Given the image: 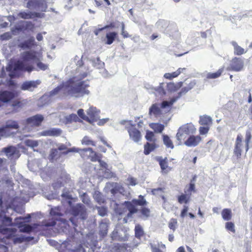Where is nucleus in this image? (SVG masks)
I'll return each mask as SVG.
<instances>
[{"label": "nucleus", "instance_id": "nucleus-62", "mask_svg": "<svg viewBox=\"0 0 252 252\" xmlns=\"http://www.w3.org/2000/svg\"><path fill=\"white\" fill-rule=\"evenodd\" d=\"M163 83H160L159 86L155 89V90L160 95H164L166 94L165 91L163 88Z\"/></svg>", "mask_w": 252, "mask_h": 252}, {"label": "nucleus", "instance_id": "nucleus-25", "mask_svg": "<svg viewBox=\"0 0 252 252\" xmlns=\"http://www.w3.org/2000/svg\"><path fill=\"white\" fill-rule=\"evenodd\" d=\"M195 81H190L187 86L183 87L181 91L178 93V96L176 98H179L182 95L186 94L188 92L192 89L195 85Z\"/></svg>", "mask_w": 252, "mask_h": 252}, {"label": "nucleus", "instance_id": "nucleus-32", "mask_svg": "<svg viewBox=\"0 0 252 252\" xmlns=\"http://www.w3.org/2000/svg\"><path fill=\"white\" fill-rule=\"evenodd\" d=\"M117 36V33L115 32L107 33L106 34V40L105 41V44L108 45L111 44L114 42Z\"/></svg>", "mask_w": 252, "mask_h": 252}, {"label": "nucleus", "instance_id": "nucleus-38", "mask_svg": "<svg viewBox=\"0 0 252 252\" xmlns=\"http://www.w3.org/2000/svg\"><path fill=\"white\" fill-rule=\"evenodd\" d=\"M197 176L194 175L193 176L192 179L190 180L189 184L186 186V188L189 189V190H191L193 191V193H195L196 192V190L195 189V182L196 180Z\"/></svg>", "mask_w": 252, "mask_h": 252}, {"label": "nucleus", "instance_id": "nucleus-14", "mask_svg": "<svg viewBox=\"0 0 252 252\" xmlns=\"http://www.w3.org/2000/svg\"><path fill=\"white\" fill-rule=\"evenodd\" d=\"M19 127V126L17 122L13 120H8L6 122L5 126L0 127L3 129V132L5 135V137L9 136L11 134V132L9 130V128L17 129Z\"/></svg>", "mask_w": 252, "mask_h": 252}, {"label": "nucleus", "instance_id": "nucleus-54", "mask_svg": "<svg viewBox=\"0 0 252 252\" xmlns=\"http://www.w3.org/2000/svg\"><path fill=\"white\" fill-rule=\"evenodd\" d=\"M63 85H61L60 86H57L56 88L54 89L52 91H50L49 93L48 96L50 97H52L59 94V93L61 91V90L63 88Z\"/></svg>", "mask_w": 252, "mask_h": 252}, {"label": "nucleus", "instance_id": "nucleus-4", "mask_svg": "<svg viewBox=\"0 0 252 252\" xmlns=\"http://www.w3.org/2000/svg\"><path fill=\"white\" fill-rule=\"evenodd\" d=\"M195 131L196 128L191 124H186L180 126L176 135L178 145H181L188 135L193 134Z\"/></svg>", "mask_w": 252, "mask_h": 252}, {"label": "nucleus", "instance_id": "nucleus-22", "mask_svg": "<svg viewBox=\"0 0 252 252\" xmlns=\"http://www.w3.org/2000/svg\"><path fill=\"white\" fill-rule=\"evenodd\" d=\"M87 117L89 118L88 122L92 124L96 122L98 119V113L95 107H90L87 111Z\"/></svg>", "mask_w": 252, "mask_h": 252}, {"label": "nucleus", "instance_id": "nucleus-28", "mask_svg": "<svg viewBox=\"0 0 252 252\" xmlns=\"http://www.w3.org/2000/svg\"><path fill=\"white\" fill-rule=\"evenodd\" d=\"M231 43L234 47V55L240 56L246 52L245 51V49L240 46L236 41H233L231 42Z\"/></svg>", "mask_w": 252, "mask_h": 252}, {"label": "nucleus", "instance_id": "nucleus-57", "mask_svg": "<svg viewBox=\"0 0 252 252\" xmlns=\"http://www.w3.org/2000/svg\"><path fill=\"white\" fill-rule=\"evenodd\" d=\"M82 143L83 144L85 145H91L92 146H95V142L92 140H91L89 137L88 136H85L82 140Z\"/></svg>", "mask_w": 252, "mask_h": 252}, {"label": "nucleus", "instance_id": "nucleus-30", "mask_svg": "<svg viewBox=\"0 0 252 252\" xmlns=\"http://www.w3.org/2000/svg\"><path fill=\"white\" fill-rule=\"evenodd\" d=\"M161 114V111L158 104L157 103L153 104L149 109V115H153L155 117L159 116Z\"/></svg>", "mask_w": 252, "mask_h": 252}, {"label": "nucleus", "instance_id": "nucleus-44", "mask_svg": "<svg viewBox=\"0 0 252 252\" xmlns=\"http://www.w3.org/2000/svg\"><path fill=\"white\" fill-rule=\"evenodd\" d=\"M12 224V219L9 217H7L4 216L1 220V225H0V226L2 225L4 226H11Z\"/></svg>", "mask_w": 252, "mask_h": 252}, {"label": "nucleus", "instance_id": "nucleus-16", "mask_svg": "<svg viewBox=\"0 0 252 252\" xmlns=\"http://www.w3.org/2000/svg\"><path fill=\"white\" fill-rule=\"evenodd\" d=\"M44 16V14L39 12L25 11H21L17 14V17L23 19H31L34 18H41Z\"/></svg>", "mask_w": 252, "mask_h": 252}, {"label": "nucleus", "instance_id": "nucleus-19", "mask_svg": "<svg viewBox=\"0 0 252 252\" xmlns=\"http://www.w3.org/2000/svg\"><path fill=\"white\" fill-rule=\"evenodd\" d=\"M184 191L185 193H182L177 197L178 202L181 204L189 203L191 200L192 192H193V191L187 188H185Z\"/></svg>", "mask_w": 252, "mask_h": 252}, {"label": "nucleus", "instance_id": "nucleus-39", "mask_svg": "<svg viewBox=\"0 0 252 252\" xmlns=\"http://www.w3.org/2000/svg\"><path fill=\"white\" fill-rule=\"evenodd\" d=\"M221 216L225 220H229L232 218L231 211L229 209H224L221 212Z\"/></svg>", "mask_w": 252, "mask_h": 252}, {"label": "nucleus", "instance_id": "nucleus-61", "mask_svg": "<svg viewBox=\"0 0 252 252\" xmlns=\"http://www.w3.org/2000/svg\"><path fill=\"white\" fill-rule=\"evenodd\" d=\"M47 134L50 136H57L61 134V130L60 129H53L52 130H48Z\"/></svg>", "mask_w": 252, "mask_h": 252}, {"label": "nucleus", "instance_id": "nucleus-52", "mask_svg": "<svg viewBox=\"0 0 252 252\" xmlns=\"http://www.w3.org/2000/svg\"><path fill=\"white\" fill-rule=\"evenodd\" d=\"M142 208L140 210V212L142 215L148 218L150 216L151 211L150 209L148 208L145 207L144 206H142Z\"/></svg>", "mask_w": 252, "mask_h": 252}, {"label": "nucleus", "instance_id": "nucleus-63", "mask_svg": "<svg viewBox=\"0 0 252 252\" xmlns=\"http://www.w3.org/2000/svg\"><path fill=\"white\" fill-rule=\"evenodd\" d=\"M12 37V34L10 32H6L0 35L2 40H9Z\"/></svg>", "mask_w": 252, "mask_h": 252}, {"label": "nucleus", "instance_id": "nucleus-53", "mask_svg": "<svg viewBox=\"0 0 252 252\" xmlns=\"http://www.w3.org/2000/svg\"><path fill=\"white\" fill-rule=\"evenodd\" d=\"M25 25H23L24 30L33 32L34 29V25L31 21H26L25 22Z\"/></svg>", "mask_w": 252, "mask_h": 252}, {"label": "nucleus", "instance_id": "nucleus-29", "mask_svg": "<svg viewBox=\"0 0 252 252\" xmlns=\"http://www.w3.org/2000/svg\"><path fill=\"white\" fill-rule=\"evenodd\" d=\"M224 71V67L219 69L216 72H209L206 74V78L207 79H214L220 77Z\"/></svg>", "mask_w": 252, "mask_h": 252}, {"label": "nucleus", "instance_id": "nucleus-50", "mask_svg": "<svg viewBox=\"0 0 252 252\" xmlns=\"http://www.w3.org/2000/svg\"><path fill=\"white\" fill-rule=\"evenodd\" d=\"M51 215L55 218H57V217H60L62 216V214L60 212V210L59 207H55L54 208H52L50 211Z\"/></svg>", "mask_w": 252, "mask_h": 252}, {"label": "nucleus", "instance_id": "nucleus-13", "mask_svg": "<svg viewBox=\"0 0 252 252\" xmlns=\"http://www.w3.org/2000/svg\"><path fill=\"white\" fill-rule=\"evenodd\" d=\"M41 84L39 80L35 81H27L23 83L21 86V89L23 91H33L38 86Z\"/></svg>", "mask_w": 252, "mask_h": 252}, {"label": "nucleus", "instance_id": "nucleus-17", "mask_svg": "<svg viewBox=\"0 0 252 252\" xmlns=\"http://www.w3.org/2000/svg\"><path fill=\"white\" fill-rule=\"evenodd\" d=\"M127 130L128 132L130 139L134 141L137 142L141 139V133L134 125H131L127 127Z\"/></svg>", "mask_w": 252, "mask_h": 252}, {"label": "nucleus", "instance_id": "nucleus-40", "mask_svg": "<svg viewBox=\"0 0 252 252\" xmlns=\"http://www.w3.org/2000/svg\"><path fill=\"white\" fill-rule=\"evenodd\" d=\"M61 157L60 154L59 153L57 149H51L49 156V158L50 161H53L54 159H57Z\"/></svg>", "mask_w": 252, "mask_h": 252}, {"label": "nucleus", "instance_id": "nucleus-51", "mask_svg": "<svg viewBox=\"0 0 252 252\" xmlns=\"http://www.w3.org/2000/svg\"><path fill=\"white\" fill-rule=\"evenodd\" d=\"M225 227L226 229L233 233H235V225L233 222L231 221H228L225 223Z\"/></svg>", "mask_w": 252, "mask_h": 252}, {"label": "nucleus", "instance_id": "nucleus-56", "mask_svg": "<svg viewBox=\"0 0 252 252\" xmlns=\"http://www.w3.org/2000/svg\"><path fill=\"white\" fill-rule=\"evenodd\" d=\"M100 227V233L103 235L105 236L107 233V227L108 226L106 223L101 222L99 225Z\"/></svg>", "mask_w": 252, "mask_h": 252}, {"label": "nucleus", "instance_id": "nucleus-46", "mask_svg": "<svg viewBox=\"0 0 252 252\" xmlns=\"http://www.w3.org/2000/svg\"><path fill=\"white\" fill-rule=\"evenodd\" d=\"M57 220V218L52 217L51 219L44 220L43 222V225L46 227L54 226L56 225Z\"/></svg>", "mask_w": 252, "mask_h": 252}, {"label": "nucleus", "instance_id": "nucleus-47", "mask_svg": "<svg viewBox=\"0 0 252 252\" xmlns=\"http://www.w3.org/2000/svg\"><path fill=\"white\" fill-rule=\"evenodd\" d=\"M145 138L149 142L152 143H156V139L155 136V134L153 132L148 130L145 135Z\"/></svg>", "mask_w": 252, "mask_h": 252}, {"label": "nucleus", "instance_id": "nucleus-23", "mask_svg": "<svg viewBox=\"0 0 252 252\" xmlns=\"http://www.w3.org/2000/svg\"><path fill=\"white\" fill-rule=\"evenodd\" d=\"M16 231L17 230L15 228H3L1 226H0V233L6 235L5 238L7 239H13L16 235Z\"/></svg>", "mask_w": 252, "mask_h": 252}, {"label": "nucleus", "instance_id": "nucleus-49", "mask_svg": "<svg viewBox=\"0 0 252 252\" xmlns=\"http://www.w3.org/2000/svg\"><path fill=\"white\" fill-rule=\"evenodd\" d=\"M177 100V98L173 97L169 101H163L161 104V107L165 108L167 107L171 106Z\"/></svg>", "mask_w": 252, "mask_h": 252}, {"label": "nucleus", "instance_id": "nucleus-12", "mask_svg": "<svg viewBox=\"0 0 252 252\" xmlns=\"http://www.w3.org/2000/svg\"><path fill=\"white\" fill-rule=\"evenodd\" d=\"M242 139V135L241 134H238L236 139L233 151L234 155L237 158H240L241 157L243 147Z\"/></svg>", "mask_w": 252, "mask_h": 252}, {"label": "nucleus", "instance_id": "nucleus-7", "mask_svg": "<svg viewBox=\"0 0 252 252\" xmlns=\"http://www.w3.org/2000/svg\"><path fill=\"white\" fill-rule=\"evenodd\" d=\"M17 93L8 90L0 91V107L3 104L10 103L17 95Z\"/></svg>", "mask_w": 252, "mask_h": 252}, {"label": "nucleus", "instance_id": "nucleus-42", "mask_svg": "<svg viewBox=\"0 0 252 252\" xmlns=\"http://www.w3.org/2000/svg\"><path fill=\"white\" fill-rule=\"evenodd\" d=\"M135 231V236L138 239H140L144 235V231L139 224H136L135 226L134 229Z\"/></svg>", "mask_w": 252, "mask_h": 252}, {"label": "nucleus", "instance_id": "nucleus-33", "mask_svg": "<svg viewBox=\"0 0 252 252\" xmlns=\"http://www.w3.org/2000/svg\"><path fill=\"white\" fill-rule=\"evenodd\" d=\"M93 197L95 201L99 204L106 203V200L103 194L99 191H95Z\"/></svg>", "mask_w": 252, "mask_h": 252}, {"label": "nucleus", "instance_id": "nucleus-6", "mask_svg": "<svg viewBox=\"0 0 252 252\" xmlns=\"http://www.w3.org/2000/svg\"><path fill=\"white\" fill-rule=\"evenodd\" d=\"M26 7L31 9L46 12L48 5L45 0H28Z\"/></svg>", "mask_w": 252, "mask_h": 252}, {"label": "nucleus", "instance_id": "nucleus-55", "mask_svg": "<svg viewBox=\"0 0 252 252\" xmlns=\"http://www.w3.org/2000/svg\"><path fill=\"white\" fill-rule=\"evenodd\" d=\"M96 209L98 211V215L101 217H104L107 214V209L105 207L96 206Z\"/></svg>", "mask_w": 252, "mask_h": 252}, {"label": "nucleus", "instance_id": "nucleus-2", "mask_svg": "<svg viewBox=\"0 0 252 252\" xmlns=\"http://www.w3.org/2000/svg\"><path fill=\"white\" fill-rule=\"evenodd\" d=\"M71 83L74 84L73 86L68 91V93L76 97L82 96L85 94H88L90 93L88 88L90 85L88 81H79L74 82L73 81H70Z\"/></svg>", "mask_w": 252, "mask_h": 252}, {"label": "nucleus", "instance_id": "nucleus-45", "mask_svg": "<svg viewBox=\"0 0 252 252\" xmlns=\"http://www.w3.org/2000/svg\"><path fill=\"white\" fill-rule=\"evenodd\" d=\"M212 123V120L210 117L203 116L201 117L199 120V124L201 125L208 126Z\"/></svg>", "mask_w": 252, "mask_h": 252}, {"label": "nucleus", "instance_id": "nucleus-58", "mask_svg": "<svg viewBox=\"0 0 252 252\" xmlns=\"http://www.w3.org/2000/svg\"><path fill=\"white\" fill-rule=\"evenodd\" d=\"M33 229V227L29 224H24L20 229V231L22 232L29 233L31 232Z\"/></svg>", "mask_w": 252, "mask_h": 252}, {"label": "nucleus", "instance_id": "nucleus-18", "mask_svg": "<svg viewBox=\"0 0 252 252\" xmlns=\"http://www.w3.org/2000/svg\"><path fill=\"white\" fill-rule=\"evenodd\" d=\"M37 46V44L33 36H31L29 39L20 43L18 45V47L24 50L30 49Z\"/></svg>", "mask_w": 252, "mask_h": 252}, {"label": "nucleus", "instance_id": "nucleus-24", "mask_svg": "<svg viewBox=\"0 0 252 252\" xmlns=\"http://www.w3.org/2000/svg\"><path fill=\"white\" fill-rule=\"evenodd\" d=\"M245 143V151L247 153L250 148L252 149V134L251 129H248L246 131Z\"/></svg>", "mask_w": 252, "mask_h": 252}, {"label": "nucleus", "instance_id": "nucleus-43", "mask_svg": "<svg viewBox=\"0 0 252 252\" xmlns=\"http://www.w3.org/2000/svg\"><path fill=\"white\" fill-rule=\"evenodd\" d=\"M163 141L164 145L166 146L167 148H169L171 149L174 148V145L172 141V140L170 139L169 137L167 135H163Z\"/></svg>", "mask_w": 252, "mask_h": 252}, {"label": "nucleus", "instance_id": "nucleus-9", "mask_svg": "<svg viewBox=\"0 0 252 252\" xmlns=\"http://www.w3.org/2000/svg\"><path fill=\"white\" fill-rule=\"evenodd\" d=\"M1 152L4 153L10 160H15L20 156L19 151L13 146H9L2 148Z\"/></svg>", "mask_w": 252, "mask_h": 252}, {"label": "nucleus", "instance_id": "nucleus-59", "mask_svg": "<svg viewBox=\"0 0 252 252\" xmlns=\"http://www.w3.org/2000/svg\"><path fill=\"white\" fill-rule=\"evenodd\" d=\"M77 114L79 116L80 118H81L82 120L88 122L89 121V118L87 117V116H86L84 112V110L83 109H80L77 111Z\"/></svg>", "mask_w": 252, "mask_h": 252}, {"label": "nucleus", "instance_id": "nucleus-41", "mask_svg": "<svg viewBox=\"0 0 252 252\" xmlns=\"http://www.w3.org/2000/svg\"><path fill=\"white\" fill-rule=\"evenodd\" d=\"M151 127L156 132L161 133L164 128L163 125L159 123H154L151 125Z\"/></svg>", "mask_w": 252, "mask_h": 252}, {"label": "nucleus", "instance_id": "nucleus-1", "mask_svg": "<svg viewBox=\"0 0 252 252\" xmlns=\"http://www.w3.org/2000/svg\"><path fill=\"white\" fill-rule=\"evenodd\" d=\"M124 205L126 207V209L124 208L119 214L120 215H122L128 210V213L123 220L124 222L126 223L128 219L131 218L132 215L138 211L136 206H145L147 205V202L143 196L140 195L138 196V199H133L131 201H126L124 202Z\"/></svg>", "mask_w": 252, "mask_h": 252}, {"label": "nucleus", "instance_id": "nucleus-35", "mask_svg": "<svg viewBox=\"0 0 252 252\" xmlns=\"http://www.w3.org/2000/svg\"><path fill=\"white\" fill-rule=\"evenodd\" d=\"M33 239V237L21 236L19 237H14L13 239L14 244L22 243L23 242H30Z\"/></svg>", "mask_w": 252, "mask_h": 252}, {"label": "nucleus", "instance_id": "nucleus-64", "mask_svg": "<svg viewBox=\"0 0 252 252\" xmlns=\"http://www.w3.org/2000/svg\"><path fill=\"white\" fill-rule=\"evenodd\" d=\"M209 130V127L207 126H201L199 127V133L201 135L207 134Z\"/></svg>", "mask_w": 252, "mask_h": 252}, {"label": "nucleus", "instance_id": "nucleus-15", "mask_svg": "<svg viewBox=\"0 0 252 252\" xmlns=\"http://www.w3.org/2000/svg\"><path fill=\"white\" fill-rule=\"evenodd\" d=\"M22 60H23L22 59ZM27 62H24L22 61L21 62L18 61L14 64V69L15 70H20L23 71H27L31 72L34 69L33 66L30 64H25V63Z\"/></svg>", "mask_w": 252, "mask_h": 252}, {"label": "nucleus", "instance_id": "nucleus-21", "mask_svg": "<svg viewBox=\"0 0 252 252\" xmlns=\"http://www.w3.org/2000/svg\"><path fill=\"white\" fill-rule=\"evenodd\" d=\"M202 138L199 135H190L185 141L184 144L188 147H195L201 141Z\"/></svg>", "mask_w": 252, "mask_h": 252}, {"label": "nucleus", "instance_id": "nucleus-37", "mask_svg": "<svg viewBox=\"0 0 252 252\" xmlns=\"http://www.w3.org/2000/svg\"><path fill=\"white\" fill-rule=\"evenodd\" d=\"M6 162L7 160L6 158H0V174L8 172V170Z\"/></svg>", "mask_w": 252, "mask_h": 252}, {"label": "nucleus", "instance_id": "nucleus-34", "mask_svg": "<svg viewBox=\"0 0 252 252\" xmlns=\"http://www.w3.org/2000/svg\"><path fill=\"white\" fill-rule=\"evenodd\" d=\"M23 101L24 100H22L21 98L12 100L11 102V106L14 110H17L23 107L24 105Z\"/></svg>", "mask_w": 252, "mask_h": 252}, {"label": "nucleus", "instance_id": "nucleus-60", "mask_svg": "<svg viewBox=\"0 0 252 252\" xmlns=\"http://www.w3.org/2000/svg\"><path fill=\"white\" fill-rule=\"evenodd\" d=\"M82 150V149H78V148H76L75 147H73V148H69V149L67 148V150L66 151L63 152L61 153V154L65 155H67L69 153H70V152L78 153V152H79L80 151L81 152V153H80V154H81Z\"/></svg>", "mask_w": 252, "mask_h": 252}, {"label": "nucleus", "instance_id": "nucleus-27", "mask_svg": "<svg viewBox=\"0 0 252 252\" xmlns=\"http://www.w3.org/2000/svg\"><path fill=\"white\" fill-rule=\"evenodd\" d=\"M158 147V145L156 143H150L147 142L144 146V153L146 155H149L151 152L153 151L156 148Z\"/></svg>", "mask_w": 252, "mask_h": 252}, {"label": "nucleus", "instance_id": "nucleus-3", "mask_svg": "<svg viewBox=\"0 0 252 252\" xmlns=\"http://www.w3.org/2000/svg\"><path fill=\"white\" fill-rule=\"evenodd\" d=\"M70 214L73 216L69 219V220L72 222L73 226H77V220L76 218L78 217L82 220H86L87 218V210L85 206L80 203L77 204L73 206L70 208Z\"/></svg>", "mask_w": 252, "mask_h": 252}, {"label": "nucleus", "instance_id": "nucleus-48", "mask_svg": "<svg viewBox=\"0 0 252 252\" xmlns=\"http://www.w3.org/2000/svg\"><path fill=\"white\" fill-rule=\"evenodd\" d=\"M178 226V221L177 219L172 218L168 222V227L173 232L175 231Z\"/></svg>", "mask_w": 252, "mask_h": 252}, {"label": "nucleus", "instance_id": "nucleus-20", "mask_svg": "<svg viewBox=\"0 0 252 252\" xmlns=\"http://www.w3.org/2000/svg\"><path fill=\"white\" fill-rule=\"evenodd\" d=\"M156 159L158 162L162 173L167 174L172 170V167L168 166V162L167 158H163L161 157H158L156 158Z\"/></svg>", "mask_w": 252, "mask_h": 252}, {"label": "nucleus", "instance_id": "nucleus-26", "mask_svg": "<svg viewBox=\"0 0 252 252\" xmlns=\"http://www.w3.org/2000/svg\"><path fill=\"white\" fill-rule=\"evenodd\" d=\"M127 244H116L113 247L114 252H126L127 248H129Z\"/></svg>", "mask_w": 252, "mask_h": 252}, {"label": "nucleus", "instance_id": "nucleus-8", "mask_svg": "<svg viewBox=\"0 0 252 252\" xmlns=\"http://www.w3.org/2000/svg\"><path fill=\"white\" fill-rule=\"evenodd\" d=\"M81 155L83 158H85L86 156L90 157L91 160L93 162L98 161L100 162L101 161V159L102 157L101 154H97L94 152L91 148H85L82 150Z\"/></svg>", "mask_w": 252, "mask_h": 252}, {"label": "nucleus", "instance_id": "nucleus-11", "mask_svg": "<svg viewBox=\"0 0 252 252\" xmlns=\"http://www.w3.org/2000/svg\"><path fill=\"white\" fill-rule=\"evenodd\" d=\"M44 117L41 114H37L26 119L27 124L32 126H39L44 120Z\"/></svg>", "mask_w": 252, "mask_h": 252}, {"label": "nucleus", "instance_id": "nucleus-31", "mask_svg": "<svg viewBox=\"0 0 252 252\" xmlns=\"http://www.w3.org/2000/svg\"><path fill=\"white\" fill-rule=\"evenodd\" d=\"M185 69V68H179L176 71L173 72L172 73H166L164 74V77L166 79L171 80L178 76L181 73L182 70Z\"/></svg>", "mask_w": 252, "mask_h": 252}, {"label": "nucleus", "instance_id": "nucleus-36", "mask_svg": "<svg viewBox=\"0 0 252 252\" xmlns=\"http://www.w3.org/2000/svg\"><path fill=\"white\" fill-rule=\"evenodd\" d=\"M182 84L183 83L182 82H179L177 84L173 82H170L167 84V88L168 91L175 92L181 87L182 86Z\"/></svg>", "mask_w": 252, "mask_h": 252}, {"label": "nucleus", "instance_id": "nucleus-10", "mask_svg": "<svg viewBox=\"0 0 252 252\" xmlns=\"http://www.w3.org/2000/svg\"><path fill=\"white\" fill-rule=\"evenodd\" d=\"M244 66V60L239 57H234L230 61L227 69L230 71L239 72L242 70Z\"/></svg>", "mask_w": 252, "mask_h": 252}, {"label": "nucleus", "instance_id": "nucleus-5", "mask_svg": "<svg viewBox=\"0 0 252 252\" xmlns=\"http://www.w3.org/2000/svg\"><path fill=\"white\" fill-rule=\"evenodd\" d=\"M37 52L34 51H27L21 54V59L24 62H32L36 63L37 66L42 70H45L48 68V65L40 61V59L37 55Z\"/></svg>", "mask_w": 252, "mask_h": 252}]
</instances>
